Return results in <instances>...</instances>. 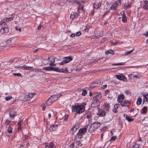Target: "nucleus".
<instances>
[{"instance_id":"obj_1","label":"nucleus","mask_w":148,"mask_h":148,"mask_svg":"<svg viewBox=\"0 0 148 148\" xmlns=\"http://www.w3.org/2000/svg\"><path fill=\"white\" fill-rule=\"evenodd\" d=\"M72 108L73 110L75 111L77 113L80 114L84 111L85 110L84 106L82 105H79V104H77L74 106H72Z\"/></svg>"},{"instance_id":"obj_2","label":"nucleus","mask_w":148,"mask_h":148,"mask_svg":"<svg viewBox=\"0 0 148 148\" xmlns=\"http://www.w3.org/2000/svg\"><path fill=\"white\" fill-rule=\"evenodd\" d=\"M88 127V125L86 126L84 128L79 130V132L77 133V135L79 136L80 134H84L86 132Z\"/></svg>"},{"instance_id":"obj_3","label":"nucleus","mask_w":148,"mask_h":148,"mask_svg":"<svg viewBox=\"0 0 148 148\" xmlns=\"http://www.w3.org/2000/svg\"><path fill=\"white\" fill-rule=\"evenodd\" d=\"M51 71H58L60 72L66 73L68 72V71L67 70V68H66V69L64 70L63 69H58L57 68H55L53 67H51Z\"/></svg>"},{"instance_id":"obj_4","label":"nucleus","mask_w":148,"mask_h":148,"mask_svg":"<svg viewBox=\"0 0 148 148\" xmlns=\"http://www.w3.org/2000/svg\"><path fill=\"white\" fill-rule=\"evenodd\" d=\"M47 60L48 61V64L50 66H55L54 64L55 61L54 58L52 57L48 58Z\"/></svg>"},{"instance_id":"obj_5","label":"nucleus","mask_w":148,"mask_h":148,"mask_svg":"<svg viewBox=\"0 0 148 148\" xmlns=\"http://www.w3.org/2000/svg\"><path fill=\"white\" fill-rule=\"evenodd\" d=\"M97 115L100 117L105 116L106 115L105 111L100 109H98V112L97 113Z\"/></svg>"},{"instance_id":"obj_6","label":"nucleus","mask_w":148,"mask_h":148,"mask_svg":"<svg viewBox=\"0 0 148 148\" xmlns=\"http://www.w3.org/2000/svg\"><path fill=\"white\" fill-rule=\"evenodd\" d=\"M79 127L78 125L74 126L72 129L70 130V134L71 135H73L77 131Z\"/></svg>"},{"instance_id":"obj_7","label":"nucleus","mask_w":148,"mask_h":148,"mask_svg":"<svg viewBox=\"0 0 148 148\" xmlns=\"http://www.w3.org/2000/svg\"><path fill=\"white\" fill-rule=\"evenodd\" d=\"M93 102L91 104V107L92 108L96 107L98 106L100 104V102L99 100H94Z\"/></svg>"},{"instance_id":"obj_8","label":"nucleus","mask_w":148,"mask_h":148,"mask_svg":"<svg viewBox=\"0 0 148 148\" xmlns=\"http://www.w3.org/2000/svg\"><path fill=\"white\" fill-rule=\"evenodd\" d=\"M55 101V100L53 99L52 97H50L48 98V100L45 103L47 105L49 106L51 105Z\"/></svg>"},{"instance_id":"obj_9","label":"nucleus","mask_w":148,"mask_h":148,"mask_svg":"<svg viewBox=\"0 0 148 148\" xmlns=\"http://www.w3.org/2000/svg\"><path fill=\"white\" fill-rule=\"evenodd\" d=\"M130 102L128 101L124 100L123 101H121L120 103L121 105L122 106H127L128 107Z\"/></svg>"},{"instance_id":"obj_10","label":"nucleus","mask_w":148,"mask_h":148,"mask_svg":"<svg viewBox=\"0 0 148 148\" xmlns=\"http://www.w3.org/2000/svg\"><path fill=\"white\" fill-rule=\"evenodd\" d=\"M140 142V140L137 141L135 145L134 146V148H142L143 146V144H138Z\"/></svg>"},{"instance_id":"obj_11","label":"nucleus","mask_w":148,"mask_h":148,"mask_svg":"<svg viewBox=\"0 0 148 148\" xmlns=\"http://www.w3.org/2000/svg\"><path fill=\"white\" fill-rule=\"evenodd\" d=\"M76 3H77L78 5H79V6L78 10H83L84 7L83 6H81V5H83L82 3L84 2V1L82 2H79L78 1H76V2H75Z\"/></svg>"},{"instance_id":"obj_12","label":"nucleus","mask_w":148,"mask_h":148,"mask_svg":"<svg viewBox=\"0 0 148 148\" xmlns=\"http://www.w3.org/2000/svg\"><path fill=\"white\" fill-rule=\"evenodd\" d=\"M124 95L120 94L117 97V101L119 102H121L124 99Z\"/></svg>"},{"instance_id":"obj_13","label":"nucleus","mask_w":148,"mask_h":148,"mask_svg":"<svg viewBox=\"0 0 148 148\" xmlns=\"http://www.w3.org/2000/svg\"><path fill=\"white\" fill-rule=\"evenodd\" d=\"M9 116L11 118H14V116L16 115V112L14 111H10L9 113Z\"/></svg>"},{"instance_id":"obj_14","label":"nucleus","mask_w":148,"mask_h":148,"mask_svg":"<svg viewBox=\"0 0 148 148\" xmlns=\"http://www.w3.org/2000/svg\"><path fill=\"white\" fill-rule=\"evenodd\" d=\"M35 94V93H29L28 94L26 95L25 97L27 98L26 100H29L30 99L33 97L34 96V95Z\"/></svg>"},{"instance_id":"obj_15","label":"nucleus","mask_w":148,"mask_h":148,"mask_svg":"<svg viewBox=\"0 0 148 148\" xmlns=\"http://www.w3.org/2000/svg\"><path fill=\"white\" fill-rule=\"evenodd\" d=\"M93 126L94 129H96L99 127L100 126V124L98 122H95L91 124Z\"/></svg>"},{"instance_id":"obj_16","label":"nucleus","mask_w":148,"mask_h":148,"mask_svg":"<svg viewBox=\"0 0 148 148\" xmlns=\"http://www.w3.org/2000/svg\"><path fill=\"white\" fill-rule=\"evenodd\" d=\"M54 144L53 143H48L45 145V148H54Z\"/></svg>"},{"instance_id":"obj_17","label":"nucleus","mask_w":148,"mask_h":148,"mask_svg":"<svg viewBox=\"0 0 148 148\" xmlns=\"http://www.w3.org/2000/svg\"><path fill=\"white\" fill-rule=\"evenodd\" d=\"M101 6V4L100 3H95L93 5L94 8L96 9H98Z\"/></svg>"},{"instance_id":"obj_18","label":"nucleus","mask_w":148,"mask_h":148,"mask_svg":"<svg viewBox=\"0 0 148 148\" xmlns=\"http://www.w3.org/2000/svg\"><path fill=\"white\" fill-rule=\"evenodd\" d=\"M33 67L32 66H26L25 65H23L21 67V69L23 70H30Z\"/></svg>"},{"instance_id":"obj_19","label":"nucleus","mask_w":148,"mask_h":148,"mask_svg":"<svg viewBox=\"0 0 148 148\" xmlns=\"http://www.w3.org/2000/svg\"><path fill=\"white\" fill-rule=\"evenodd\" d=\"M9 31V29L6 27H4L2 28L1 30V32L2 33H7Z\"/></svg>"},{"instance_id":"obj_20","label":"nucleus","mask_w":148,"mask_h":148,"mask_svg":"<svg viewBox=\"0 0 148 148\" xmlns=\"http://www.w3.org/2000/svg\"><path fill=\"white\" fill-rule=\"evenodd\" d=\"M72 60V58L70 57H66L64 58V61L65 63H67L71 61Z\"/></svg>"},{"instance_id":"obj_21","label":"nucleus","mask_w":148,"mask_h":148,"mask_svg":"<svg viewBox=\"0 0 148 148\" xmlns=\"http://www.w3.org/2000/svg\"><path fill=\"white\" fill-rule=\"evenodd\" d=\"M78 14L76 13H74L73 14H71L70 17L71 18H72L71 20H73L74 18H77L78 17Z\"/></svg>"},{"instance_id":"obj_22","label":"nucleus","mask_w":148,"mask_h":148,"mask_svg":"<svg viewBox=\"0 0 148 148\" xmlns=\"http://www.w3.org/2000/svg\"><path fill=\"white\" fill-rule=\"evenodd\" d=\"M58 125H51L49 128L51 132L55 131L57 129L56 127Z\"/></svg>"},{"instance_id":"obj_23","label":"nucleus","mask_w":148,"mask_h":148,"mask_svg":"<svg viewBox=\"0 0 148 148\" xmlns=\"http://www.w3.org/2000/svg\"><path fill=\"white\" fill-rule=\"evenodd\" d=\"M118 5V3H115L114 4L112 5L111 7H110V9L112 10H115L116 9V7Z\"/></svg>"},{"instance_id":"obj_24","label":"nucleus","mask_w":148,"mask_h":148,"mask_svg":"<svg viewBox=\"0 0 148 148\" xmlns=\"http://www.w3.org/2000/svg\"><path fill=\"white\" fill-rule=\"evenodd\" d=\"M116 77L117 79L120 80H123L124 79H126V78L123 75H116Z\"/></svg>"},{"instance_id":"obj_25","label":"nucleus","mask_w":148,"mask_h":148,"mask_svg":"<svg viewBox=\"0 0 148 148\" xmlns=\"http://www.w3.org/2000/svg\"><path fill=\"white\" fill-rule=\"evenodd\" d=\"M127 19L125 16V14L124 12H123L122 15V21L123 22L125 23L127 22Z\"/></svg>"},{"instance_id":"obj_26","label":"nucleus","mask_w":148,"mask_h":148,"mask_svg":"<svg viewBox=\"0 0 148 148\" xmlns=\"http://www.w3.org/2000/svg\"><path fill=\"white\" fill-rule=\"evenodd\" d=\"M95 130V129H94L93 126H92V125H91L88 129V131L90 133L94 131Z\"/></svg>"},{"instance_id":"obj_27","label":"nucleus","mask_w":148,"mask_h":148,"mask_svg":"<svg viewBox=\"0 0 148 148\" xmlns=\"http://www.w3.org/2000/svg\"><path fill=\"white\" fill-rule=\"evenodd\" d=\"M99 85V84L97 82H94L93 83H92L90 86V87L91 88H93L96 86H98Z\"/></svg>"},{"instance_id":"obj_28","label":"nucleus","mask_w":148,"mask_h":148,"mask_svg":"<svg viewBox=\"0 0 148 148\" xmlns=\"http://www.w3.org/2000/svg\"><path fill=\"white\" fill-rule=\"evenodd\" d=\"M101 97V95H97L94 97L92 99L93 100H99V99H100Z\"/></svg>"},{"instance_id":"obj_29","label":"nucleus","mask_w":148,"mask_h":148,"mask_svg":"<svg viewBox=\"0 0 148 148\" xmlns=\"http://www.w3.org/2000/svg\"><path fill=\"white\" fill-rule=\"evenodd\" d=\"M147 107L146 106L143 107L142 109V113L143 114H145L147 113Z\"/></svg>"},{"instance_id":"obj_30","label":"nucleus","mask_w":148,"mask_h":148,"mask_svg":"<svg viewBox=\"0 0 148 148\" xmlns=\"http://www.w3.org/2000/svg\"><path fill=\"white\" fill-rule=\"evenodd\" d=\"M105 53L106 55H107L110 53L112 54H114L113 51L112 50H109L105 52Z\"/></svg>"},{"instance_id":"obj_31","label":"nucleus","mask_w":148,"mask_h":148,"mask_svg":"<svg viewBox=\"0 0 148 148\" xmlns=\"http://www.w3.org/2000/svg\"><path fill=\"white\" fill-rule=\"evenodd\" d=\"M142 101V99L140 97H138L136 101V104L138 105H140Z\"/></svg>"},{"instance_id":"obj_32","label":"nucleus","mask_w":148,"mask_h":148,"mask_svg":"<svg viewBox=\"0 0 148 148\" xmlns=\"http://www.w3.org/2000/svg\"><path fill=\"white\" fill-rule=\"evenodd\" d=\"M125 62H121L120 63H114V64H112V65L114 66V65H125Z\"/></svg>"},{"instance_id":"obj_33","label":"nucleus","mask_w":148,"mask_h":148,"mask_svg":"<svg viewBox=\"0 0 148 148\" xmlns=\"http://www.w3.org/2000/svg\"><path fill=\"white\" fill-rule=\"evenodd\" d=\"M125 118L129 122H131L134 120V119L131 118L129 116H126Z\"/></svg>"},{"instance_id":"obj_34","label":"nucleus","mask_w":148,"mask_h":148,"mask_svg":"<svg viewBox=\"0 0 148 148\" xmlns=\"http://www.w3.org/2000/svg\"><path fill=\"white\" fill-rule=\"evenodd\" d=\"M143 96L144 97L143 99V102L144 103L146 101H148V99L147 98L146 95L144 94L143 95Z\"/></svg>"},{"instance_id":"obj_35","label":"nucleus","mask_w":148,"mask_h":148,"mask_svg":"<svg viewBox=\"0 0 148 148\" xmlns=\"http://www.w3.org/2000/svg\"><path fill=\"white\" fill-rule=\"evenodd\" d=\"M119 83V82H116V81H112L111 82V84L113 86H115Z\"/></svg>"},{"instance_id":"obj_36","label":"nucleus","mask_w":148,"mask_h":148,"mask_svg":"<svg viewBox=\"0 0 148 148\" xmlns=\"http://www.w3.org/2000/svg\"><path fill=\"white\" fill-rule=\"evenodd\" d=\"M134 49H133L132 50H131L130 51H128L125 52V55H129V54H130V53H131L134 50Z\"/></svg>"},{"instance_id":"obj_37","label":"nucleus","mask_w":148,"mask_h":148,"mask_svg":"<svg viewBox=\"0 0 148 148\" xmlns=\"http://www.w3.org/2000/svg\"><path fill=\"white\" fill-rule=\"evenodd\" d=\"M43 69L45 70L49 71H50L51 70V67H43Z\"/></svg>"},{"instance_id":"obj_38","label":"nucleus","mask_w":148,"mask_h":148,"mask_svg":"<svg viewBox=\"0 0 148 148\" xmlns=\"http://www.w3.org/2000/svg\"><path fill=\"white\" fill-rule=\"evenodd\" d=\"M76 144L79 146H82V144L81 143L80 141H76Z\"/></svg>"},{"instance_id":"obj_39","label":"nucleus","mask_w":148,"mask_h":148,"mask_svg":"<svg viewBox=\"0 0 148 148\" xmlns=\"http://www.w3.org/2000/svg\"><path fill=\"white\" fill-rule=\"evenodd\" d=\"M13 75H14L16 76H20L21 77L22 75L20 73H13Z\"/></svg>"},{"instance_id":"obj_40","label":"nucleus","mask_w":148,"mask_h":148,"mask_svg":"<svg viewBox=\"0 0 148 148\" xmlns=\"http://www.w3.org/2000/svg\"><path fill=\"white\" fill-rule=\"evenodd\" d=\"M8 132L11 133L12 132V128L11 127H9L8 130Z\"/></svg>"},{"instance_id":"obj_41","label":"nucleus","mask_w":148,"mask_h":148,"mask_svg":"<svg viewBox=\"0 0 148 148\" xmlns=\"http://www.w3.org/2000/svg\"><path fill=\"white\" fill-rule=\"evenodd\" d=\"M104 106L105 107L107 108V109H106V110H109V104H108V103H105L104 104Z\"/></svg>"},{"instance_id":"obj_42","label":"nucleus","mask_w":148,"mask_h":148,"mask_svg":"<svg viewBox=\"0 0 148 148\" xmlns=\"http://www.w3.org/2000/svg\"><path fill=\"white\" fill-rule=\"evenodd\" d=\"M51 97H52L53 99L55 100V101L57 100L58 98V97H57L56 95H53Z\"/></svg>"},{"instance_id":"obj_43","label":"nucleus","mask_w":148,"mask_h":148,"mask_svg":"<svg viewBox=\"0 0 148 148\" xmlns=\"http://www.w3.org/2000/svg\"><path fill=\"white\" fill-rule=\"evenodd\" d=\"M41 69H38L37 68H35L33 69V71L34 72H40V71Z\"/></svg>"},{"instance_id":"obj_44","label":"nucleus","mask_w":148,"mask_h":148,"mask_svg":"<svg viewBox=\"0 0 148 148\" xmlns=\"http://www.w3.org/2000/svg\"><path fill=\"white\" fill-rule=\"evenodd\" d=\"M15 29L16 31H19L20 32H21V28L20 27H18L16 26L15 27Z\"/></svg>"},{"instance_id":"obj_45","label":"nucleus","mask_w":148,"mask_h":148,"mask_svg":"<svg viewBox=\"0 0 148 148\" xmlns=\"http://www.w3.org/2000/svg\"><path fill=\"white\" fill-rule=\"evenodd\" d=\"M12 98V96H10L8 97H5V99L6 101H9Z\"/></svg>"},{"instance_id":"obj_46","label":"nucleus","mask_w":148,"mask_h":148,"mask_svg":"<svg viewBox=\"0 0 148 148\" xmlns=\"http://www.w3.org/2000/svg\"><path fill=\"white\" fill-rule=\"evenodd\" d=\"M87 91L86 90H83V92L82 93V95L83 96H85L87 94Z\"/></svg>"},{"instance_id":"obj_47","label":"nucleus","mask_w":148,"mask_h":148,"mask_svg":"<svg viewBox=\"0 0 148 148\" xmlns=\"http://www.w3.org/2000/svg\"><path fill=\"white\" fill-rule=\"evenodd\" d=\"M116 138V136H112L111 138L110 141H114L115 140Z\"/></svg>"},{"instance_id":"obj_48","label":"nucleus","mask_w":148,"mask_h":148,"mask_svg":"<svg viewBox=\"0 0 148 148\" xmlns=\"http://www.w3.org/2000/svg\"><path fill=\"white\" fill-rule=\"evenodd\" d=\"M90 26L89 25H86V26L85 29L84 30V32L86 31V30H87L88 31V30L90 28Z\"/></svg>"},{"instance_id":"obj_49","label":"nucleus","mask_w":148,"mask_h":148,"mask_svg":"<svg viewBox=\"0 0 148 148\" xmlns=\"http://www.w3.org/2000/svg\"><path fill=\"white\" fill-rule=\"evenodd\" d=\"M91 114L90 113H89L87 115H86V118L87 119H89L91 117Z\"/></svg>"},{"instance_id":"obj_50","label":"nucleus","mask_w":148,"mask_h":148,"mask_svg":"<svg viewBox=\"0 0 148 148\" xmlns=\"http://www.w3.org/2000/svg\"><path fill=\"white\" fill-rule=\"evenodd\" d=\"M81 34V32H78L76 33V35L77 36H79Z\"/></svg>"},{"instance_id":"obj_51","label":"nucleus","mask_w":148,"mask_h":148,"mask_svg":"<svg viewBox=\"0 0 148 148\" xmlns=\"http://www.w3.org/2000/svg\"><path fill=\"white\" fill-rule=\"evenodd\" d=\"M144 35L146 37H148V32L144 34ZM146 42L148 43V39L146 40Z\"/></svg>"},{"instance_id":"obj_52","label":"nucleus","mask_w":148,"mask_h":148,"mask_svg":"<svg viewBox=\"0 0 148 148\" xmlns=\"http://www.w3.org/2000/svg\"><path fill=\"white\" fill-rule=\"evenodd\" d=\"M119 106V104H116L114 105V108L116 109L118 108Z\"/></svg>"},{"instance_id":"obj_53","label":"nucleus","mask_w":148,"mask_h":148,"mask_svg":"<svg viewBox=\"0 0 148 148\" xmlns=\"http://www.w3.org/2000/svg\"><path fill=\"white\" fill-rule=\"evenodd\" d=\"M129 75L130 76H132L134 77H136V78H138V79L139 78V77L138 76H136V75H132V74H130Z\"/></svg>"},{"instance_id":"obj_54","label":"nucleus","mask_w":148,"mask_h":148,"mask_svg":"<svg viewBox=\"0 0 148 148\" xmlns=\"http://www.w3.org/2000/svg\"><path fill=\"white\" fill-rule=\"evenodd\" d=\"M110 91L109 90H105V94H108L109 93Z\"/></svg>"},{"instance_id":"obj_55","label":"nucleus","mask_w":148,"mask_h":148,"mask_svg":"<svg viewBox=\"0 0 148 148\" xmlns=\"http://www.w3.org/2000/svg\"><path fill=\"white\" fill-rule=\"evenodd\" d=\"M21 67H22V66H21L20 65H18L15 66V68L16 69L19 68L20 69H21Z\"/></svg>"},{"instance_id":"obj_56","label":"nucleus","mask_w":148,"mask_h":148,"mask_svg":"<svg viewBox=\"0 0 148 148\" xmlns=\"http://www.w3.org/2000/svg\"><path fill=\"white\" fill-rule=\"evenodd\" d=\"M66 63H65V62L64 61V60H63V61L61 62V63H60V65H63L64 64H65Z\"/></svg>"},{"instance_id":"obj_57","label":"nucleus","mask_w":148,"mask_h":148,"mask_svg":"<svg viewBox=\"0 0 148 148\" xmlns=\"http://www.w3.org/2000/svg\"><path fill=\"white\" fill-rule=\"evenodd\" d=\"M75 36V34H72L70 35V36L71 37L73 38V37H74Z\"/></svg>"},{"instance_id":"obj_58","label":"nucleus","mask_w":148,"mask_h":148,"mask_svg":"<svg viewBox=\"0 0 148 148\" xmlns=\"http://www.w3.org/2000/svg\"><path fill=\"white\" fill-rule=\"evenodd\" d=\"M5 42L7 44L10 43L11 42V40H6Z\"/></svg>"},{"instance_id":"obj_59","label":"nucleus","mask_w":148,"mask_h":148,"mask_svg":"<svg viewBox=\"0 0 148 148\" xmlns=\"http://www.w3.org/2000/svg\"><path fill=\"white\" fill-rule=\"evenodd\" d=\"M143 8L144 9L146 10L148 8L147 6L145 4L143 6Z\"/></svg>"},{"instance_id":"obj_60","label":"nucleus","mask_w":148,"mask_h":148,"mask_svg":"<svg viewBox=\"0 0 148 148\" xmlns=\"http://www.w3.org/2000/svg\"><path fill=\"white\" fill-rule=\"evenodd\" d=\"M131 5L130 4H129L127 6H125V8H126L127 9L129 7L131 6Z\"/></svg>"},{"instance_id":"obj_61","label":"nucleus","mask_w":148,"mask_h":148,"mask_svg":"<svg viewBox=\"0 0 148 148\" xmlns=\"http://www.w3.org/2000/svg\"><path fill=\"white\" fill-rule=\"evenodd\" d=\"M10 122V121L7 120L5 122V124H6V125H8Z\"/></svg>"},{"instance_id":"obj_62","label":"nucleus","mask_w":148,"mask_h":148,"mask_svg":"<svg viewBox=\"0 0 148 148\" xmlns=\"http://www.w3.org/2000/svg\"><path fill=\"white\" fill-rule=\"evenodd\" d=\"M18 125L19 126H21V121H19L18 122Z\"/></svg>"},{"instance_id":"obj_63","label":"nucleus","mask_w":148,"mask_h":148,"mask_svg":"<svg viewBox=\"0 0 148 148\" xmlns=\"http://www.w3.org/2000/svg\"><path fill=\"white\" fill-rule=\"evenodd\" d=\"M42 26V25L40 24L38 27V29L39 30L40 29H41Z\"/></svg>"},{"instance_id":"obj_64","label":"nucleus","mask_w":148,"mask_h":148,"mask_svg":"<svg viewBox=\"0 0 148 148\" xmlns=\"http://www.w3.org/2000/svg\"><path fill=\"white\" fill-rule=\"evenodd\" d=\"M74 147V145L73 144H71L69 146V148H73Z\"/></svg>"}]
</instances>
